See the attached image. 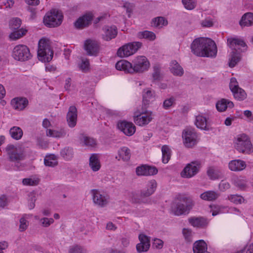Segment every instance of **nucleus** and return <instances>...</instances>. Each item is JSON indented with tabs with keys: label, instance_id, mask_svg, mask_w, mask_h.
<instances>
[{
	"label": "nucleus",
	"instance_id": "obj_38",
	"mask_svg": "<svg viewBox=\"0 0 253 253\" xmlns=\"http://www.w3.org/2000/svg\"><path fill=\"white\" fill-rule=\"evenodd\" d=\"M162 162L164 164H167L170 160L171 152L170 149L167 145H164L162 147Z\"/></svg>",
	"mask_w": 253,
	"mask_h": 253
},
{
	"label": "nucleus",
	"instance_id": "obj_37",
	"mask_svg": "<svg viewBox=\"0 0 253 253\" xmlns=\"http://www.w3.org/2000/svg\"><path fill=\"white\" fill-rule=\"evenodd\" d=\"M44 163L46 166L54 167L58 165L57 157L54 155L46 156L44 160Z\"/></svg>",
	"mask_w": 253,
	"mask_h": 253
},
{
	"label": "nucleus",
	"instance_id": "obj_48",
	"mask_svg": "<svg viewBox=\"0 0 253 253\" xmlns=\"http://www.w3.org/2000/svg\"><path fill=\"white\" fill-rule=\"evenodd\" d=\"M40 179L38 178H24L22 183L24 185L36 186L39 184Z\"/></svg>",
	"mask_w": 253,
	"mask_h": 253
},
{
	"label": "nucleus",
	"instance_id": "obj_61",
	"mask_svg": "<svg viewBox=\"0 0 253 253\" xmlns=\"http://www.w3.org/2000/svg\"><path fill=\"white\" fill-rule=\"evenodd\" d=\"M152 77L154 81L158 80L160 78V68L158 65H155L153 67V73Z\"/></svg>",
	"mask_w": 253,
	"mask_h": 253
},
{
	"label": "nucleus",
	"instance_id": "obj_22",
	"mask_svg": "<svg viewBox=\"0 0 253 253\" xmlns=\"http://www.w3.org/2000/svg\"><path fill=\"white\" fill-rule=\"evenodd\" d=\"M103 30L104 34L102 37L103 39L105 41H110L115 38L117 35V28L115 26H106Z\"/></svg>",
	"mask_w": 253,
	"mask_h": 253
},
{
	"label": "nucleus",
	"instance_id": "obj_55",
	"mask_svg": "<svg viewBox=\"0 0 253 253\" xmlns=\"http://www.w3.org/2000/svg\"><path fill=\"white\" fill-rule=\"evenodd\" d=\"M36 200V194L35 193L32 192L29 194L28 207L30 210L34 208Z\"/></svg>",
	"mask_w": 253,
	"mask_h": 253
},
{
	"label": "nucleus",
	"instance_id": "obj_6",
	"mask_svg": "<svg viewBox=\"0 0 253 253\" xmlns=\"http://www.w3.org/2000/svg\"><path fill=\"white\" fill-rule=\"evenodd\" d=\"M235 147L240 152L249 154L252 149V145L247 135L242 134L237 136L235 141Z\"/></svg>",
	"mask_w": 253,
	"mask_h": 253
},
{
	"label": "nucleus",
	"instance_id": "obj_10",
	"mask_svg": "<svg viewBox=\"0 0 253 253\" xmlns=\"http://www.w3.org/2000/svg\"><path fill=\"white\" fill-rule=\"evenodd\" d=\"M153 119L151 112L139 113L135 112L133 115V121L136 125L143 126L148 124Z\"/></svg>",
	"mask_w": 253,
	"mask_h": 253
},
{
	"label": "nucleus",
	"instance_id": "obj_9",
	"mask_svg": "<svg viewBox=\"0 0 253 253\" xmlns=\"http://www.w3.org/2000/svg\"><path fill=\"white\" fill-rule=\"evenodd\" d=\"M6 150L10 161L18 164L19 162L25 159V155L24 151L20 148L14 147L13 145L8 146Z\"/></svg>",
	"mask_w": 253,
	"mask_h": 253
},
{
	"label": "nucleus",
	"instance_id": "obj_29",
	"mask_svg": "<svg viewBox=\"0 0 253 253\" xmlns=\"http://www.w3.org/2000/svg\"><path fill=\"white\" fill-rule=\"evenodd\" d=\"M188 220L189 223L194 227H203L208 224L207 219L203 217H191Z\"/></svg>",
	"mask_w": 253,
	"mask_h": 253
},
{
	"label": "nucleus",
	"instance_id": "obj_17",
	"mask_svg": "<svg viewBox=\"0 0 253 253\" xmlns=\"http://www.w3.org/2000/svg\"><path fill=\"white\" fill-rule=\"evenodd\" d=\"M138 238L140 242L136 245L137 251L139 253L147 251L150 246L149 238L143 234H140Z\"/></svg>",
	"mask_w": 253,
	"mask_h": 253
},
{
	"label": "nucleus",
	"instance_id": "obj_35",
	"mask_svg": "<svg viewBox=\"0 0 253 253\" xmlns=\"http://www.w3.org/2000/svg\"><path fill=\"white\" fill-rule=\"evenodd\" d=\"M66 132L64 128H61L59 130H53L47 129L46 130V135L48 136L53 137H62L66 135Z\"/></svg>",
	"mask_w": 253,
	"mask_h": 253
},
{
	"label": "nucleus",
	"instance_id": "obj_24",
	"mask_svg": "<svg viewBox=\"0 0 253 253\" xmlns=\"http://www.w3.org/2000/svg\"><path fill=\"white\" fill-rule=\"evenodd\" d=\"M195 124L197 127L205 130L211 129L210 125L208 123L207 119L201 115L196 117Z\"/></svg>",
	"mask_w": 253,
	"mask_h": 253
},
{
	"label": "nucleus",
	"instance_id": "obj_4",
	"mask_svg": "<svg viewBox=\"0 0 253 253\" xmlns=\"http://www.w3.org/2000/svg\"><path fill=\"white\" fill-rule=\"evenodd\" d=\"M62 20V13L58 10L54 9L45 14L43 18V23L48 27H56L60 25Z\"/></svg>",
	"mask_w": 253,
	"mask_h": 253
},
{
	"label": "nucleus",
	"instance_id": "obj_8",
	"mask_svg": "<svg viewBox=\"0 0 253 253\" xmlns=\"http://www.w3.org/2000/svg\"><path fill=\"white\" fill-rule=\"evenodd\" d=\"M12 56L15 60L21 61L28 60L32 57L29 48L23 44L17 45L14 47Z\"/></svg>",
	"mask_w": 253,
	"mask_h": 253
},
{
	"label": "nucleus",
	"instance_id": "obj_58",
	"mask_svg": "<svg viewBox=\"0 0 253 253\" xmlns=\"http://www.w3.org/2000/svg\"><path fill=\"white\" fill-rule=\"evenodd\" d=\"M69 253H86V250L80 246H75L69 250Z\"/></svg>",
	"mask_w": 253,
	"mask_h": 253
},
{
	"label": "nucleus",
	"instance_id": "obj_31",
	"mask_svg": "<svg viewBox=\"0 0 253 253\" xmlns=\"http://www.w3.org/2000/svg\"><path fill=\"white\" fill-rule=\"evenodd\" d=\"M89 165L94 171H98L100 169L101 165L97 154H93L91 155Z\"/></svg>",
	"mask_w": 253,
	"mask_h": 253
},
{
	"label": "nucleus",
	"instance_id": "obj_28",
	"mask_svg": "<svg viewBox=\"0 0 253 253\" xmlns=\"http://www.w3.org/2000/svg\"><path fill=\"white\" fill-rule=\"evenodd\" d=\"M193 250L194 253H206L207 252L206 243L203 240H199L195 242Z\"/></svg>",
	"mask_w": 253,
	"mask_h": 253
},
{
	"label": "nucleus",
	"instance_id": "obj_25",
	"mask_svg": "<svg viewBox=\"0 0 253 253\" xmlns=\"http://www.w3.org/2000/svg\"><path fill=\"white\" fill-rule=\"evenodd\" d=\"M246 167L245 162L240 160H233L229 163V168L232 171H241Z\"/></svg>",
	"mask_w": 253,
	"mask_h": 253
},
{
	"label": "nucleus",
	"instance_id": "obj_21",
	"mask_svg": "<svg viewBox=\"0 0 253 253\" xmlns=\"http://www.w3.org/2000/svg\"><path fill=\"white\" fill-rule=\"evenodd\" d=\"M227 44L233 51H237V48L239 49V46L246 47L247 45L242 40L237 38H229L227 40Z\"/></svg>",
	"mask_w": 253,
	"mask_h": 253
},
{
	"label": "nucleus",
	"instance_id": "obj_51",
	"mask_svg": "<svg viewBox=\"0 0 253 253\" xmlns=\"http://www.w3.org/2000/svg\"><path fill=\"white\" fill-rule=\"evenodd\" d=\"M21 24V20L18 18L11 19L9 22V27L12 30H18Z\"/></svg>",
	"mask_w": 253,
	"mask_h": 253
},
{
	"label": "nucleus",
	"instance_id": "obj_23",
	"mask_svg": "<svg viewBox=\"0 0 253 253\" xmlns=\"http://www.w3.org/2000/svg\"><path fill=\"white\" fill-rule=\"evenodd\" d=\"M118 156H116V158L119 161L122 160L124 162L128 161L131 157L130 150L127 147H123L118 150Z\"/></svg>",
	"mask_w": 253,
	"mask_h": 253
},
{
	"label": "nucleus",
	"instance_id": "obj_33",
	"mask_svg": "<svg viewBox=\"0 0 253 253\" xmlns=\"http://www.w3.org/2000/svg\"><path fill=\"white\" fill-rule=\"evenodd\" d=\"M170 70L175 76H181L184 73L183 68L175 60L171 61L170 65Z\"/></svg>",
	"mask_w": 253,
	"mask_h": 253
},
{
	"label": "nucleus",
	"instance_id": "obj_26",
	"mask_svg": "<svg viewBox=\"0 0 253 253\" xmlns=\"http://www.w3.org/2000/svg\"><path fill=\"white\" fill-rule=\"evenodd\" d=\"M239 24L242 27L253 25V13L247 12L244 14L240 21Z\"/></svg>",
	"mask_w": 253,
	"mask_h": 253
},
{
	"label": "nucleus",
	"instance_id": "obj_20",
	"mask_svg": "<svg viewBox=\"0 0 253 253\" xmlns=\"http://www.w3.org/2000/svg\"><path fill=\"white\" fill-rule=\"evenodd\" d=\"M115 67L118 70L124 71L126 73L133 74L132 64L126 60H121L117 62Z\"/></svg>",
	"mask_w": 253,
	"mask_h": 253
},
{
	"label": "nucleus",
	"instance_id": "obj_13",
	"mask_svg": "<svg viewBox=\"0 0 253 253\" xmlns=\"http://www.w3.org/2000/svg\"><path fill=\"white\" fill-rule=\"evenodd\" d=\"M92 199L93 203L100 207H105L109 202V196L101 193L98 190L93 189L91 190Z\"/></svg>",
	"mask_w": 253,
	"mask_h": 253
},
{
	"label": "nucleus",
	"instance_id": "obj_15",
	"mask_svg": "<svg viewBox=\"0 0 253 253\" xmlns=\"http://www.w3.org/2000/svg\"><path fill=\"white\" fill-rule=\"evenodd\" d=\"M158 169L154 167L142 165L136 169V173L138 176H148L156 174Z\"/></svg>",
	"mask_w": 253,
	"mask_h": 253
},
{
	"label": "nucleus",
	"instance_id": "obj_62",
	"mask_svg": "<svg viewBox=\"0 0 253 253\" xmlns=\"http://www.w3.org/2000/svg\"><path fill=\"white\" fill-rule=\"evenodd\" d=\"M229 87L232 92L237 89V88H240L238 85V83L237 82V80L235 78H232L231 79L230 83L229 84Z\"/></svg>",
	"mask_w": 253,
	"mask_h": 253
},
{
	"label": "nucleus",
	"instance_id": "obj_64",
	"mask_svg": "<svg viewBox=\"0 0 253 253\" xmlns=\"http://www.w3.org/2000/svg\"><path fill=\"white\" fill-rule=\"evenodd\" d=\"M163 244L164 242L162 240L156 238L154 240L153 246L156 249H161L163 247Z\"/></svg>",
	"mask_w": 253,
	"mask_h": 253
},
{
	"label": "nucleus",
	"instance_id": "obj_40",
	"mask_svg": "<svg viewBox=\"0 0 253 253\" xmlns=\"http://www.w3.org/2000/svg\"><path fill=\"white\" fill-rule=\"evenodd\" d=\"M168 24L167 20L163 17H158L154 18L152 21V25L155 27L161 28Z\"/></svg>",
	"mask_w": 253,
	"mask_h": 253
},
{
	"label": "nucleus",
	"instance_id": "obj_41",
	"mask_svg": "<svg viewBox=\"0 0 253 253\" xmlns=\"http://www.w3.org/2000/svg\"><path fill=\"white\" fill-rule=\"evenodd\" d=\"M10 134L13 138L18 140L22 137L23 131L20 127L13 126L10 130Z\"/></svg>",
	"mask_w": 253,
	"mask_h": 253
},
{
	"label": "nucleus",
	"instance_id": "obj_63",
	"mask_svg": "<svg viewBox=\"0 0 253 253\" xmlns=\"http://www.w3.org/2000/svg\"><path fill=\"white\" fill-rule=\"evenodd\" d=\"M89 62L87 59H83L82 63L80 66L81 69L84 71L86 72L89 69Z\"/></svg>",
	"mask_w": 253,
	"mask_h": 253
},
{
	"label": "nucleus",
	"instance_id": "obj_5",
	"mask_svg": "<svg viewBox=\"0 0 253 253\" xmlns=\"http://www.w3.org/2000/svg\"><path fill=\"white\" fill-rule=\"evenodd\" d=\"M142 43L135 42L126 43L117 51V55L120 57H126L134 54L142 46Z\"/></svg>",
	"mask_w": 253,
	"mask_h": 253
},
{
	"label": "nucleus",
	"instance_id": "obj_57",
	"mask_svg": "<svg viewBox=\"0 0 253 253\" xmlns=\"http://www.w3.org/2000/svg\"><path fill=\"white\" fill-rule=\"evenodd\" d=\"M40 221L42 226L47 227L53 223L54 219L52 218L43 217L40 219Z\"/></svg>",
	"mask_w": 253,
	"mask_h": 253
},
{
	"label": "nucleus",
	"instance_id": "obj_43",
	"mask_svg": "<svg viewBox=\"0 0 253 253\" xmlns=\"http://www.w3.org/2000/svg\"><path fill=\"white\" fill-rule=\"evenodd\" d=\"M240 56L237 51H233L231 53L229 59V66L230 67H234L240 60Z\"/></svg>",
	"mask_w": 253,
	"mask_h": 253
},
{
	"label": "nucleus",
	"instance_id": "obj_34",
	"mask_svg": "<svg viewBox=\"0 0 253 253\" xmlns=\"http://www.w3.org/2000/svg\"><path fill=\"white\" fill-rule=\"evenodd\" d=\"M219 194L213 191H208L201 194L200 198L205 201H214L218 198Z\"/></svg>",
	"mask_w": 253,
	"mask_h": 253
},
{
	"label": "nucleus",
	"instance_id": "obj_11",
	"mask_svg": "<svg viewBox=\"0 0 253 253\" xmlns=\"http://www.w3.org/2000/svg\"><path fill=\"white\" fill-rule=\"evenodd\" d=\"M200 167L199 162H192L188 164L181 172L183 178H191L197 173Z\"/></svg>",
	"mask_w": 253,
	"mask_h": 253
},
{
	"label": "nucleus",
	"instance_id": "obj_42",
	"mask_svg": "<svg viewBox=\"0 0 253 253\" xmlns=\"http://www.w3.org/2000/svg\"><path fill=\"white\" fill-rule=\"evenodd\" d=\"M232 93L234 98L238 100H243L247 97L246 92L240 87L233 91Z\"/></svg>",
	"mask_w": 253,
	"mask_h": 253
},
{
	"label": "nucleus",
	"instance_id": "obj_46",
	"mask_svg": "<svg viewBox=\"0 0 253 253\" xmlns=\"http://www.w3.org/2000/svg\"><path fill=\"white\" fill-rule=\"evenodd\" d=\"M61 155L64 159L70 160L73 156V149L69 147H65L61 150Z\"/></svg>",
	"mask_w": 253,
	"mask_h": 253
},
{
	"label": "nucleus",
	"instance_id": "obj_3",
	"mask_svg": "<svg viewBox=\"0 0 253 253\" xmlns=\"http://www.w3.org/2000/svg\"><path fill=\"white\" fill-rule=\"evenodd\" d=\"M53 55V52L50 48L49 41L45 38L41 39L39 42L38 50L39 60L48 62L52 59Z\"/></svg>",
	"mask_w": 253,
	"mask_h": 253
},
{
	"label": "nucleus",
	"instance_id": "obj_47",
	"mask_svg": "<svg viewBox=\"0 0 253 253\" xmlns=\"http://www.w3.org/2000/svg\"><path fill=\"white\" fill-rule=\"evenodd\" d=\"M81 140L84 144L86 146L93 147L96 145V141L93 138L83 136Z\"/></svg>",
	"mask_w": 253,
	"mask_h": 253
},
{
	"label": "nucleus",
	"instance_id": "obj_27",
	"mask_svg": "<svg viewBox=\"0 0 253 253\" xmlns=\"http://www.w3.org/2000/svg\"><path fill=\"white\" fill-rule=\"evenodd\" d=\"M157 186L156 181L154 179L151 180L147 184V189L142 191V195L147 197L150 196L155 192Z\"/></svg>",
	"mask_w": 253,
	"mask_h": 253
},
{
	"label": "nucleus",
	"instance_id": "obj_44",
	"mask_svg": "<svg viewBox=\"0 0 253 253\" xmlns=\"http://www.w3.org/2000/svg\"><path fill=\"white\" fill-rule=\"evenodd\" d=\"M206 48H204V51H205L207 55H205V57H214L216 56L217 53V47L216 45L214 42V46L211 47L210 46H206Z\"/></svg>",
	"mask_w": 253,
	"mask_h": 253
},
{
	"label": "nucleus",
	"instance_id": "obj_50",
	"mask_svg": "<svg viewBox=\"0 0 253 253\" xmlns=\"http://www.w3.org/2000/svg\"><path fill=\"white\" fill-rule=\"evenodd\" d=\"M209 176L211 179L219 178L221 177V173L219 171L210 168L207 171Z\"/></svg>",
	"mask_w": 253,
	"mask_h": 253
},
{
	"label": "nucleus",
	"instance_id": "obj_30",
	"mask_svg": "<svg viewBox=\"0 0 253 253\" xmlns=\"http://www.w3.org/2000/svg\"><path fill=\"white\" fill-rule=\"evenodd\" d=\"M28 100L25 98H15L11 101V104L15 109L23 110L28 104Z\"/></svg>",
	"mask_w": 253,
	"mask_h": 253
},
{
	"label": "nucleus",
	"instance_id": "obj_49",
	"mask_svg": "<svg viewBox=\"0 0 253 253\" xmlns=\"http://www.w3.org/2000/svg\"><path fill=\"white\" fill-rule=\"evenodd\" d=\"M145 197H143V195H142V191L140 193L137 192H132L131 193V200L132 202L135 203H143V199Z\"/></svg>",
	"mask_w": 253,
	"mask_h": 253
},
{
	"label": "nucleus",
	"instance_id": "obj_16",
	"mask_svg": "<svg viewBox=\"0 0 253 253\" xmlns=\"http://www.w3.org/2000/svg\"><path fill=\"white\" fill-rule=\"evenodd\" d=\"M118 128L127 136H131L135 131V126L132 123L126 121L119 122L118 124Z\"/></svg>",
	"mask_w": 253,
	"mask_h": 253
},
{
	"label": "nucleus",
	"instance_id": "obj_18",
	"mask_svg": "<svg viewBox=\"0 0 253 253\" xmlns=\"http://www.w3.org/2000/svg\"><path fill=\"white\" fill-rule=\"evenodd\" d=\"M77 110L76 107L70 106L67 114V121L70 127H74L77 124Z\"/></svg>",
	"mask_w": 253,
	"mask_h": 253
},
{
	"label": "nucleus",
	"instance_id": "obj_60",
	"mask_svg": "<svg viewBox=\"0 0 253 253\" xmlns=\"http://www.w3.org/2000/svg\"><path fill=\"white\" fill-rule=\"evenodd\" d=\"M182 233L185 239L187 242H192V231L190 229L184 228L182 230Z\"/></svg>",
	"mask_w": 253,
	"mask_h": 253
},
{
	"label": "nucleus",
	"instance_id": "obj_2",
	"mask_svg": "<svg viewBox=\"0 0 253 253\" xmlns=\"http://www.w3.org/2000/svg\"><path fill=\"white\" fill-rule=\"evenodd\" d=\"M206 46H214V41L209 38H200L195 39L191 44V48L194 54L205 57L206 54L204 48Z\"/></svg>",
	"mask_w": 253,
	"mask_h": 253
},
{
	"label": "nucleus",
	"instance_id": "obj_19",
	"mask_svg": "<svg viewBox=\"0 0 253 253\" xmlns=\"http://www.w3.org/2000/svg\"><path fill=\"white\" fill-rule=\"evenodd\" d=\"M92 20V15L88 14L80 17L75 23V26L78 29H83L88 26Z\"/></svg>",
	"mask_w": 253,
	"mask_h": 253
},
{
	"label": "nucleus",
	"instance_id": "obj_36",
	"mask_svg": "<svg viewBox=\"0 0 253 253\" xmlns=\"http://www.w3.org/2000/svg\"><path fill=\"white\" fill-rule=\"evenodd\" d=\"M142 96L144 103L148 104L150 101L155 97V91H152L149 88L144 89Z\"/></svg>",
	"mask_w": 253,
	"mask_h": 253
},
{
	"label": "nucleus",
	"instance_id": "obj_56",
	"mask_svg": "<svg viewBox=\"0 0 253 253\" xmlns=\"http://www.w3.org/2000/svg\"><path fill=\"white\" fill-rule=\"evenodd\" d=\"M175 101L174 98L172 97L165 100L163 105L164 108L169 109L174 104Z\"/></svg>",
	"mask_w": 253,
	"mask_h": 253
},
{
	"label": "nucleus",
	"instance_id": "obj_12",
	"mask_svg": "<svg viewBox=\"0 0 253 253\" xmlns=\"http://www.w3.org/2000/svg\"><path fill=\"white\" fill-rule=\"evenodd\" d=\"M184 144L186 147H192L197 143V134L194 129L187 128L183 132Z\"/></svg>",
	"mask_w": 253,
	"mask_h": 253
},
{
	"label": "nucleus",
	"instance_id": "obj_53",
	"mask_svg": "<svg viewBox=\"0 0 253 253\" xmlns=\"http://www.w3.org/2000/svg\"><path fill=\"white\" fill-rule=\"evenodd\" d=\"M232 181L234 184L240 188V189H244L246 187V181L244 179L240 178L236 176H234L232 179Z\"/></svg>",
	"mask_w": 253,
	"mask_h": 253
},
{
	"label": "nucleus",
	"instance_id": "obj_54",
	"mask_svg": "<svg viewBox=\"0 0 253 253\" xmlns=\"http://www.w3.org/2000/svg\"><path fill=\"white\" fill-rule=\"evenodd\" d=\"M229 200L232 203L239 204L244 202V199L241 196L238 195H232L228 197Z\"/></svg>",
	"mask_w": 253,
	"mask_h": 253
},
{
	"label": "nucleus",
	"instance_id": "obj_45",
	"mask_svg": "<svg viewBox=\"0 0 253 253\" xmlns=\"http://www.w3.org/2000/svg\"><path fill=\"white\" fill-rule=\"evenodd\" d=\"M27 30L24 29H20L19 30H18L16 31L13 32L9 35V38L11 40H17L22 37H23L24 35L26 34L27 33Z\"/></svg>",
	"mask_w": 253,
	"mask_h": 253
},
{
	"label": "nucleus",
	"instance_id": "obj_59",
	"mask_svg": "<svg viewBox=\"0 0 253 253\" xmlns=\"http://www.w3.org/2000/svg\"><path fill=\"white\" fill-rule=\"evenodd\" d=\"M29 225V222L23 217L20 219V225L19 230L20 232L25 231Z\"/></svg>",
	"mask_w": 253,
	"mask_h": 253
},
{
	"label": "nucleus",
	"instance_id": "obj_1",
	"mask_svg": "<svg viewBox=\"0 0 253 253\" xmlns=\"http://www.w3.org/2000/svg\"><path fill=\"white\" fill-rule=\"evenodd\" d=\"M177 199L179 202L172 209L173 213L178 216L188 213L194 206V202L192 199L185 196H179Z\"/></svg>",
	"mask_w": 253,
	"mask_h": 253
},
{
	"label": "nucleus",
	"instance_id": "obj_14",
	"mask_svg": "<svg viewBox=\"0 0 253 253\" xmlns=\"http://www.w3.org/2000/svg\"><path fill=\"white\" fill-rule=\"evenodd\" d=\"M84 49L88 55H96L99 51V45L96 41L88 39L84 42Z\"/></svg>",
	"mask_w": 253,
	"mask_h": 253
},
{
	"label": "nucleus",
	"instance_id": "obj_7",
	"mask_svg": "<svg viewBox=\"0 0 253 253\" xmlns=\"http://www.w3.org/2000/svg\"><path fill=\"white\" fill-rule=\"evenodd\" d=\"M132 71L134 73H142L150 67V62L144 56H137L132 61Z\"/></svg>",
	"mask_w": 253,
	"mask_h": 253
},
{
	"label": "nucleus",
	"instance_id": "obj_52",
	"mask_svg": "<svg viewBox=\"0 0 253 253\" xmlns=\"http://www.w3.org/2000/svg\"><path fill=\"white\" fill-rule=\"evenodd\" d=\"M184 7L188 10H192L196 6V0H182Z\"/></svg>",
	"mask_w": 253,
	"mask_h": 253
},
{
	"label": "nucleus",
	"instance_id": "obj_39",
	"mask_svg": "<svg viewBox=\"0 0 253 253\" xmlns=\"http://www.w3.org/2000/svg\"><path fill=\"white\" fill-rule=\"evenodd\" d=\"M137 36L139 39L144 38L150 41H153L156 38L155 34L148 31L139 32L137 33Z\"/></svg>",
	"mask_w": 253,
	"mask_h": 253
},
{
	"label": "nucleus",
	"instance_id": "obj_32",
	"mask_svg": "<svg viewBox=\"0 0 253 253\" xmlns=\"http://www.w3.org/2000/svg\"><path fill=\"white\" fill-rule=\"evenodd\" d=\"M234 106L233 103L225 99H222L217 102L216 107L218 111L223 112L229 108H232Z\"/></svg>",
	"mask_w": 253,
	"mask_h": 253
}]
</instances>
